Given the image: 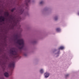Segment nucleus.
I'll use <instances>...</instances> for the list:
<instances>
[{
	"label": "nucleus",
	"instance_id": "obj_1",
	"mask_svg": "<svg viewBox=\"0 0 79 79\" xmlns=\"http://www.w3.org/2000/svg\"><path fill=\"white\" fill-rule=\"evenodd\" d=\"M15 37L16 40H17V44H19V45H22L21 47H19V49H23V47H24V40L22 39H19L18 40V38H19V36L18 35H15Z\"/></svg>",
	"mask_w": 79,
	"mask_h": 79
},
{
	"label": "nucleus",
	"instance_id": "obj_2",
	"mask_svg": "<svg viewBox=\"0 0 79 79\" xmlns=\"http://www.w3.org/2000/svg\"><path fill=\"white\" fill-rule=\"evenodd\" d=\"M10 53L11 55V56H14L15 58L18 57V54L15 51V49L13 48L10 50Z\"/></svg>",
	"mask_w": 79,
	"mask_h": 79
},
{
	"label": "nucleus",
	"instance_id": "obj_3",
	"mask_svg": "<svg viewBox=\"0 0 79 79\" xmlns=\"http://www.w3.org/2000/svg\"><path fill=\"white\" fill-rule=\"evenodd\" d=\"M15 62H11L9 64V67L11 68L10 69L11 71H13V69L14 68H15Z\"/></svg>",
	"mask_w": 79,
	"mask_h": 79
},
{
	"label": "nucleus",
	"instance_id": "obj_4",
	"mask_svg": "<svg viewBox=\"0 0 79 79\" xmlns=\"http://www.w3.org/2000/svg\"><path fill=\"white\" fill-rule=\"evenodd\" d=\"M5 17L1 16L0 17V22H2V21H5Z\"/></svg>",
	"mask_w": 79,
	"mask_h": 79
},
{
	"label": "nucleus",
	"instance_id": "obj_5",
	"mask_svg": "<svg viewBox=\"0 0 79 79\" xmlns=\"http://www.w3.org/2000/svg\"><path fill=\"white\" fill-rule=\"evenodd\" d=\"M44 75L45 78H47V77L49 76V73H46L44 74Z\"/></svg>",
	"mask_w": 79,
	"mask_h": 79
},
{
	"label": "nucleus",
	"instance_id": "obj_6",
	"mask_svg": "<svg viewBox=\"0 0 79 79\" xmlns=\"http://www.w3.org/2000/svg\"><path fill=\"white\" fill-rule=\"evenodd\" d=\"M26 2H27V3H26V5L27 6H28V3H29L30 2V0H26V1H25Z\"/></svg>",
	"mask_w": 79,
	"mask_h": 79
},
{
	"label": "nucleus",
	"instance_id": "obj_7",
	"mask_svg": "<svg viewBox=\"0 0 79 79\" xmlns=\"http://www.w3.org/2000/svg\"><path fill=\"white\" fill-rule=\"evenodd\" d=\"M5 15L7 17H8L9 16V13L8 12H6L5 13Z\"/></svg>",
	"mask_w": 79,
	"mask_h": 79
},
{
	"label": "nucleus",
	"instance_id": "obj_8",
	"mask_svg": "<svg viewBox=\"0 0 79 79\" xmlns=\"http://www.w3.org/2000/svg\"><path fill=\"white\" fill-rule=\"evenodd\" d=\"M4 76L6 77H7L9 76V75H8V73L6 72L5 73H4Z\"/></svg>",
	"mask_w": 79,
	"mask_h": 79
},
{
	"label": "nucleus",
	"instance_id": "obj_9",
	"mask_svg": "<svg viewBox=\"0 0 79 79\" xmlns=\"http://www.w3.org/2000/svg\"><path fill=\"white\" fill-rule=\"evenodd\" d=\"M23 12H24V10L23 9H21L20 10V13L21 15L23 13Z\"/></svg>",
	"mask_w": 79,
	"mask_h": 79
},
{
	"label": "nucleus",
	"instance_id": "obj_10",
	"mask_svg": "<svg viewBox=\"0 0 79 79\" xmlns=\"http://www.w3.org/2000/svg\"><path fill=\"white\" fill-rule=\"evenodd\" d=\"M64 48L63 46H61L58 48V49L60 50V49L61 50H63V49H64Z\"/></svg>",
	"mask_w": 79,
	"mask_h": 79
},
{
	"label": "nucleus",
	"instance_id": "obj_11",
	"mask_svg": "<svg viewBox=\"0 0 79 79\" xmlns=\"http://www.w3.org/2000/svg\"><path fill=\"white\" fill-rule=\"evenodd\" d=\"M56 31L57 32H60V28H56Z\"/></svg>",
	"mask_w": 79,
	"mask_h": 79
},
{
	"label": "nucleus",
	"instance_id": "obj_12",
	"mask_svg": "<svg viewBox=\"0 0 79 79\" xmlns=\"http://www.w3.org/2000/svg\"><path fill=\"white\" fill-rule=\"evenodd\" d=\"M40 73H41L42 74V73H44V70H43V69H41L40 70Z\"/></svg>",
	"mask_w": 79,
	"mask_h": 79
},
{
	"label": "nucleus",
	"instance_id": "obj_13",
	"mask_svg": "<svg viewBox=\"0 0 79 79\" xmlns=\"http://www.w3.org/2000/svg\"><path fill=\"white\" fill-rule=\"evenodd\" d=\"M14 10H15V8H13L12 10H11V11L12 12H13Z\"/></svg>",
	"mask_w": 79,
	"mask_h": 79
},
{
	"label": "nucleus",
	"instance_id": "obj_14",
	"mask_svg": "<svg viewBox=\"0 0 79 79\" xmlns=\"http://www.w3.org/2000/svg\"><path fill=\"white\" fill-rule=\"evenodd\" d=\"M43 3H44V2L43 1H41L40 3V5H42V4H43Z\"/></svg>",
	"mask_w": 79,
	"mask_h": 79
},
{
	"label": "nucleus",
	"instance_id": "obj_15",
	"mask_svg": "<svg viewBox=\"0 0 79 79\" xmlns=\"http://www.w3.org/2000/svg\"><path fill=\"white\" fill-rule=\"evenodd\" d=\"M55 21H56V20H57V19H58V18H57V17H55Z\"/></svg>",
	"mask_w": 79,
	"mask_h": 79
},
{
	"label": "nucleus",
	"instance_id": "obj_16",
	"mask_svg": "<svg viewBox=\"0 0 79 79\" xmlns=\"http://www.w3.org/2000/svg\"><path fill=\"white\" fill-rule=\"evenodd\" d=\"M2 65H5V63L4 62H3L2 64Z\"/></svg>",
	"mask_w": 79,
	"mask_h": 79
},
{
	"label": "nucleus",
	"instance_id": "obj_17",
	"mask_svg": "<svg viewBox=\"0 0 79 79\" xmlns=\"http://www.w3.org/2000/svg\"><path fill=\"white\" fill-rule=\"evenodd\" d=\"M68 76H69V74H67V75H66L65 76L66 77H67Z\"/></svg>",
	"mask_w": 79,
	"mask_h": 79
},
{
	"label": "nucleus",
	"instance_id": "obj_18",
	"mask_svg": "<svg viewBox=\"0 0 79 79\" xmlns=\"http://www.w3.org/2000/svg\"><path fill=\"white\" fill-rule=\"evenodd\" d=\"M15 23L16 24H17V22H15Z\"/></svg>",
	"mask_w": 79,
	"mask_h": 79
},
{
	"label": "nucleus",
	"instance_id": "obj_19",
	"mask_svg": "<svg viewBox=\"0 0 79 79\" xmlns=\"http://www.w3.org/2000/svg\"><path fill=\"white\" fill-rule=\"evenodd\" d=\"M24 55H25V56H26V55L25 54H24Z\"/></svg>",
	"mask_w": 79,
	"mask_h": 79
},
{
	"label": "nucleus",
	"instance_id": "obj_20",
	"mask_svg": "<svg viewBox=\"0 0 79 79\" xmlns=\"http://www.w3.org/2000/svg\"><path fill=\"white\" fill-rule=\"evenodd\" d=\"M14 21V22H15V21Z\"/></svg>",
	"mask_w": 79,
	"mask_h": 79
},
{
	"label": "nucleus",
	"instance_id": "obj_21",
	"mask_svg": "<svg viewBox=\"0 0 79 79\" xmlns=\"http://www.w3.org/2000/svg\"><path fill=\"white\" fill-rule=\"evenodd\" d=\"M11 19H12V18H11Z\"/></svg>",
	"mask_w": 79,
	"mask_h": 79
},
{
	"label": "nucleus",
	"instance_id": "obj_22",
	"mask_svg": "<svg viewBox=\"0 0 79 79\" xmlns=\"http://www.w3.org/2000/svg\"><path fill=\"white\" fill-rule=\"evenodd\" d=\"M19 26H20V25H19Z\"/></svg>",
	"mask_w": 79,
	"mask_h": 79
},
{
	"label": "nucleus",
	"instance_id": "obj_23",
	"mask_svg": "<svg viewBox=\"0 0 79 79\" xmlns=\"http://www.w3.org/2000/svg\"><path fill=\"white\" fill-rule=\"evenodd\" d=\"M10 18H11V17Z\"/></svg>",
	"mask_w": 79,
	"mask_h": 79
}]
</instances>
